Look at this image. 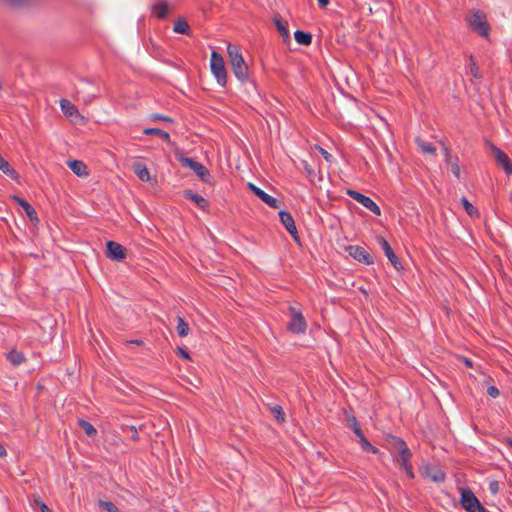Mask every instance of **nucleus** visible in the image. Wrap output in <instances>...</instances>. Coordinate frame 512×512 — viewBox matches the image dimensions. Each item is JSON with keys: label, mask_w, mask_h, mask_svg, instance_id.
Returning a JSON list of instances; mask_svg holds the SVG:
<instances>
[{"label": "nucleus", "mask_w": 512, "mask_h": 512, "mask_svg": "<svg viewBox=\"0 0 512 512\" xmlns=\"http://www.w3.org/2000/svg\"><path fill=\"white\" fill-rule=\"evenodd\" d=\"M227 52L234 75L238 80L244 82L248 77V66L243 59L240 49L235 45L229 44Z\"/></svg>", "instance_id": "nucleus-1"}, {"label": "nucleus", "mask_w": 512, "mask_h": 512, "mask_svg": "<svg viewBox=\"0 0 512 512\" xmlns=\"http://www.w3.org/2000/svg\"><path fill=\"white\" fill-rule=\"evenodd\" d=\"M395 446L399 452L397 457V462L401 468L404 469L406 474L410 478H414V472L412 469V465L410 464V459L412 457V453L408 448L407 444L401 438H394Z\"/></svg>", "instance_id": "nucleus-2"}, {"label": "nucleus", "mask_w": 512, "mask_h": 512, "mask_svg": "<svg viewBox=\"0 0 512 512\" xmlns=\"http://www.w3.org/2000/svg\"><path fill=\"white\" fill-rule=\"evenodd\" d=\"M182 166L187 167L197 175L205 183L211 182V174L209 170L201 163L195 161L193 158L185 157L184 155L176 156Z\"/></svg>", "instance_id": "nucleus-3"}, {"label": "nucleus", "mask_w": 512, "mask_h": 512, "mask_svg": "<svg viewBox=\"0 0 512 512\" xmlns=\"http://www.w3.org/2000/svg\"><path fill=\"white\" fill-rule=\"evenodd\" d=\"M211 71L214 74L218 84L225 86L227 82V72L225 68L224 59L221 54L212 51L210 59Z\"/></svg>", "instance_id": "nucleus-4"}, {"label": "nucleus", "mask_w": 512, "mask_h": 512, "mask_svg": "<svg viewBox=\"0 0 512 512\" xmlns=\"http://www.w3.org/2000/svg\"><path fill=\"white\" fill-rule=\"evenodd\" d=\"M468 24L471 30L480 36H487L489 34V24L486 15L483 12L475 11L468 17Z\"/></svg>", "instance_id": "nucleus-5"}, {"label": "nucleus", "mask_w": 512, "mask_h": 512, "mask_svg": "<svg viewBox=\"0 0 512 512\" xmlns=\"http://www.w3.org/2000/svg\"><path fill=\"white\" fill-rule=\"evenodd\" d=\"M290 312L291 319L288 323V330L295 334L305 333L307 324L302 313L294 307H290Z\"/></svg>", "instance_id": "nucleus-6"}, {"label": "nucleus", "mask_w": 512, "mask_h": 512, "mask_svg": "<svg viewBox=\"0 0 512 512\" xmlns=\"http://www.w3.org/2000/svg\"><path fill=\"white\" fill-rule=\"evenodd\" d=\"M347 195H349L353 200L363 205L375 215L379 216L381 214L379 206L370 197L365 196L364 194L355 190H348Z\"/></svg>", "instance_id": "nucleus-7"}, {"label": "nucleus", "mask_w": 512, "mask_h": 512, "mask_svg": "<svg viewBox=\"0 0 512 512\" xmlns=\"http://www.w3.org/2000/svg\"><path fill=\"white\" fill-rule=\"evenodd\" d=\"M60 108L62 113L74 123H79V121L83 120V117L80 115L77 107L67 99L60 100Z\"/></svg>", "instance_id": "nucleus-8"}, {"label": "nucleus", "mask_w": 512, "mask_h": 512, "mask_svg": "<svg viewBox=\"0 0 512 512\" xmlns=\"http://www.w3.org/2000/svg\"><path fill=\"white\" fill-rule=\"evenodd\" d=\"M377 242L380 245V247L382 248V250L384 251L386 257L388 258V260L390 261L392 266L396 270H401L403 267H402L397 255L394 253L393 249L391 248L390 244L388 243V241L382 236H377Z\"/></svg>", "instance_id": "nucleus-9"}, {"label": "nucleus", "mask_w": 512, "mask_h": 512, "mask_svg": "<svg viewBox=\"0 0 512 512\" xmlns=\"http://www.w3.org/2000/svg\"><path fill=\"white\" fill-rule=\"evenodd\" d=\"M480 501L469 488L461 489V505L468 512H475Z\"/></svg>", "instance_id": "nucleus-10"}, {"label": "nucleus", "mask_w": 512, "mask_h": 512, "mask_svg": "<svg viewBox=\"0 0 512 512\" xmlns=\"http://www.w3.org/2000/svg\"><path fill=\"white\" fill-rule=\"evenodd\" d=\"M107 251L106 256L115 261H122L126 258V248L115 241H108L106 243Z\"/></svg>", "instance_id": "nucleus-11"}, {"label": "nucleus", "mask_w": 512, "mask_h": 512, "mask_svg": "<svg viewBox=\"0 0 512 512\" xmlns=\"http://www.w3.org/2000/svg\"><path fill=\"white\" fill-rule=\"evenodd\" d=\"M347 251L350 256L361 263L366 265H371L374 263L373 257L363 247L351 245L347 248Z\"/></svg>", "instance_id": "nucleus-12"}, {"label": "nucleus", "mask_w": 512, "mask_h": 512, "mask_svg": "<svg viewBox=\"0 0 512 512\" xmlns=\"http://www.w3.org/2000/svg\"><path fill=\"white\" fill-rule=\"evenodd\" d=\"M491 150L497 163L502 166L505 173L507 175H512V162L508 155L495 145H491Z\"/></svg>", "instance_id": "nucleus-13"}, {"label": "nucleus", "mask_w": 512, "mask_h": 512, "mask_svg": "<svg viewBox=\"0 0 512 512\" xmlns=\"http://www.w3.org/2000/svg\"><path fill=\"white\" fill-rule=\"evenodd\" d=\"M279 218L281 223L284 225L288 233L293 237L295 241L299 240L298 232L296 229L295 221L292 215L287 211H280Z\"/></svg>", "instance_id": "nucleus-14"}, {"label": "nucleus", "mask_w": 512, "mask_h": 512, "mask_svg": "<svg viewBox=\"0 0 512 512\" xmlns=\"http://www.w3.org/2000/svg\"><path fill=\"white\" fill-rule=\"evenodd\" d=\"M250 190L258 197L260 198L265 204H267L271 208H278L279 201L267 194L265 191L257 187L256 185L249 183Z\"/></svg>", "instance_id": "nucleus-15"}, {"label": "nucleus", "mask_w": 512, "mask_h": 512, "mask_svg": "<svg viewBox=\"0 0 512 512\" xmlns=\"http://www.w3.org/2000/svg\"><path fill=\"white\" fill-rule=\"evenodd\" d=\"M444 153H445V161L450 166V170H451L452 174L457 179H460L461 170H460V166H459L458 157H452L448 147H444Z\"/></svg>", "instance_id": "nucleus-16"}, {"label": "nucleus", "mask_w": 512, "mask_h": 512, "mask_svg": "<svg viewBox=\"0 0 512 512\" xmlns=\"http://www.w3.org/2000/svg\"><path fill=\"white\" fill-rule=\"evenodd\" d=\"M67 165L79 177L88 176L89 174L87 166L80 160H69Z\"/></svg>", "instance_id": "nucleus-17"}, {"label": "nucleus", "mask_w": 512, "mask_h": 512, "mask_svg": "<svg viewBox=\"0 0 512 512\" xmlns=\"http://www.w3.org/2000/svg\"><path fill=\"white\" fill-rule=\"evenodd\" d=\"M132 170L140 180L145 182L150 180V173L144 163L140 161L134 162L132 164Z\"/></svg>", "instance_id": "nucleus-18"}, {"label": "nucleus", "mask_w": 512, "mask_h": 512, "mask_svg": "<svg viewBox=\"0 0 512 512\" xmlns=\"http://www.w3.org/2000/svg\"><path fill=\"white\" fill-rule=\"evenodd\" d=\"M12 199L24 209L25 213L31 221H38L35 209L26 200L18 196H12Z\"/></svg>", "instance_id": "nucleus-19"}, {"label": "nucleus", "mask_w": 512, "mask_h": 512, "mask_svg": "<svg viewBox=\"0 0 512 512\" xmlns=\"http://www.w3.org/2000/svg\"><path fill=\"white\" fill-rule=\"evenodd\" d=\"M184 197L194 202L199 208L205 209L208 206V201L204 197L191 190H185Z\"/></svg>", "instance_id": "nucleus-20"}, {"label": "nucleus", "mask_w": 512, "mask_h": 512, "mask_svg": "<svg viewBox=\"0 0 512 512\" xmlns=\"http://www.w3.org/2000/svg\"><path fill=\"white\" fill-rule=\"evenodd\" d=\"M169 4L167 1H160L152 6V11L155 13L156 18L163 19L168 14Z\"/></svg>", "instance_id": "nucleus-21"}, {"label": "nucleus", "mask_w": 512, "mask_h": 512, "mask_svg": "<svg viewBox=\"0 0 512 512\" xmlns=\"http://www.w3.org/2000/svg\"><path fill=\"white\" fill-rule=\"evenodd\" d=\"M7 360L14 366H18L25 361V356L18 350H11L6 355Z\"/></svg>", "instance_id": "nucleus-22"}, {"label": "nucleus", "mask_w": 512, "mask_h": 512, "mask_svg": "<svg viewBox=\"0 0 512 512\" xmlns=\"http://www.w3.org/2000/svg\"><path fill=\"white\" fill-rule=\"evenodd\" d=\"M294 38L298 44L305 46L310 45L312 42V35L301 30H297L294 33Z\"/></svg>", "instance_id": "nucleus-23"}, {"label": "nucleus", "mask_w": 512, "mask_h": 512, "mask_svg": "<svg viewBox=\"0 0 512 512\" xmlns=\"http://www.w3.org/2000/svg\"><path fill=\"white\" fill-rule=\"evenodd\" d=\"M78 425L81 427V429L85 432V434L87 436H89V437L96 436L97 431H96V429L94 428V426L90 422H88V421H86L84 419H79L78 420Z\"/></svg>", "instance_id": "nucleus-24"}, {"label": "nucleus", "mask_w": 512, "mask_h": 512, "mask_svg": "<svg viewBox=\"0 0 512 512\" xmlns=\"http://www.w3.org/2000/svg\"><path fill=\"white\" fill-rule=\"evenodd\" d=\"M173 31L175 33H179V34H188L190 31V26H189L188 22L185 21L184 19H178L174 23Z\"/></svg>", "instance_id": "nucleus-25"}, {"label": "nucleus", "mask_w": 512, "mask_h": 512, "mask_svg": "<svg viewBox=\"0 0 512 512\" xmlns=\"http://www.w3.org/2000/svg\"><path fill=\"white\" fill-rule=\"evenodd\" d=\"M273 20H274V24H275L277 30L279 31L281 37L283 39H285V40L289 39L290 38V34H289L288 29H287V26L282 22L280 17L275 16Z\"/></svg>", "instance_id": "nucleus-26"}, {"label": "nucleus", "mask_w": 512, "mask_h": 512, "mask_svg": "<svg viewBox=\"0 0 512 512\" xmlns=\"http://www.w3.org/2000/svg\"><path fill=\"white\" fill-rule=\"evenodd\" d=\"M143 133L145 135H156V136L161 137L167 143L170 142V135L167 132H165L164 130H161L158 128H146V129H144Z\"/></svg>", "instance_id": "nucleus-27"}, {"label": "nucleus", "mask_w": 512, "mask_h": 512, "mask_svg": "<svg viewBox=\"0 0 512 512\" xmlns=\"http://www.w3.org/2000/svg\"><path fill=\"white\" fill-rule=\"evenodd\" d=\"M177 333L180 337H185L188 335L189 332V326L185 322V320L178 316L177 317V327H176Z\"/></svg>", "instance_id": "nucleus-28"}, {"label": "nucleus", "mask_w": 512, "mask_h": 512, "mask_svg": "<svg viewBox=\"0 0 512 512\" xmlns=\"http://www.w3.org/2000/svg\"><path fill=\"white\" fill-rule=\"evenodd\" d=\"M416 143L423 153L434 154L436 152L435 146L431 143L425 142L420 138L416 139Z\"/></svg>", "instance_id": "nucleus-29"}, {"label": "nucleus", "mask_w": 512, "mask_h": 512, "mask_svg": "<svg viewBox=\"0 0 512 512\" xmlns=\"http://www.w3.org/2000/svg\"><path fill=\"white\" fill-rule=\"evenodd\" d=\"M270 412L279 423L285 422V413L281 406L275 405L270 408Z\"/></svg>", "instance_id": "nucleus-30"}, {"label": "nucleus", "mask_w": 512, "mask_h": 512, "mask_svg": "<svg viewBox=\"0 0 512 512\" xmlns=\"http://www.w3.org/2000/svg\"><path fill=\"white\" fill-rule=\"evenodd\" d=\"M461 203L469 216L473 217L479 215L478 210L467 200V198L462 197Z\"/></svg>", "instance_id": "nucleus-31"}, {"label": "nucleus", "mask_w": 512, "mask_h": 512, "mask_svg": "<svg viewBox=\"0 0 512 512\" xmlns=\"http://www.w3.org/2000/svg\"><path fill=\"white\" fill-rule=\"evenodd\" d=\"M359 444L362 448L363 451L365 452H370V453H373V454H376L379 452L378 448H376L375 446H373L366 437L362 438L361 440H359Z\"/></svg>", "instance_id": "nucleus-32"}, {"label": "nucleus", "mask_w": 512, "mask_h": 512, "mask_svg": "<svg viewBox=\"0 0 512 512\" xmlns=\"http://www.w3.org/2000/svg\"><path fill=\"white\" fill-rule=\"evenodd\" d=\"M345 415H346V426L348 428L352 429V431H353L360 427L358 424V421L354 415L349 414L347 411H345Z\"/></svg>", "instance_id": "nucleus-33"}, {"label": "nucleus", "mask_w": 512, "mask_h": 512, "mask_svg": "<svg viewBox=\"0 0 512 512\" xmlns=\"http://www.w3.org/2000/svg\"><path fill=\"white\" fill-rule=\"evenodd\" d=\"M3 1L8 3L9 5L16 6V7L29 6L36 2V0H3Z\"/></svg>", "instance_id": "nucleus-34"}, {"label": "nucleus", "mask_w": 512, "mask_h": 512, "mask_svg": "<svg viewBox=\"0 0 512 512\" xmlns=\"http://www.w3.org/2000/svg\"><path fill=\"white\" fill-rule=\"evenodd\" d=\"M99 506L105 509L107 512H120V510L110 501H99Z\"/></svg>", "instance_id": "nucleus-35"}, {"label": "nucleus", "mask_w": 512, "mask_h": 512, "mask_svg": "<svg viewBox=\"0 0 512 512\" xmlns=\"http://www.w3.org/2000/svg\"><path fill=\"white\" fill-rule=\"evenodd\" d=\"M2 172L4 174H6L8 177H10L11 179L15 180V181H19V174L17 173V171L11 167L10 164L7 165V168H4L2 170Z\"/></svg>", "instance_id": "nucleus-36"}, {"label": "nucleus", "mask_w": 512, "mask_h": 512, "mask_svg": "<svg viewBox=\"0 0 512 512\" xmlns=\"http://www.w3.org/2000/svg\"><path fill=\"white\" fill-rule=\"evenodd\" d=\"M2 172L4 174H6L8 177H10L11 179L15 180V181H19V174L17 173V171L11 167L10 164L7 165V168H4L2 170Z\"/></svg>", "instance_id": "nucleus-37"}, {"label": "nucleus", "mask_w": 512, "mask_h": 512, "mask_svg": "<svg viewBox=\"0 0 512 512\" xmlns=\"http://www.w3.org/2000/svg\"><path fill=\"white\" fill-rule=\"evenodd\" d=\"M470 73L475 78H481V74L479 72V67L474 61V58L472 55H470Z\"/></svg>", "instance_id": "nucleus-38"}, {"label": "nucleus", "mask_w": 512, "mask_h": 512, "mask_svg": "<svg viewBox=\"0 0 512 512\" xmlns=\"http://www.w3.org/2000/svg\"><path fill=\"white\" fill-rule=\"evenodd\" d=\"M150 119L152 121H164V122H170L172 123L173 122V119L168 117V116H165V115H162V114H158V113H153L150 115Z\"/></svg>", "instance_id": "nucleus-39"}, {"label": "nucleus", "mask_w": 512, "mask_h": 512, "mask_svg": "<svg viewBox=\"0 0 512 512\" xmlns=\"http://www.w3.org/2000/svg\"><path fill=\"white\" fill-rule=\"evenodd\" d=\"M315 149L319 151V153L327 162L331 163L333 161V156L327 150H325L319 145H315Z\"/></svg>", "instance_id": "nucleus-40"}, {"label": "nucleus", "mask_w": 512, "mask_h": 512, "mask_svg": "<svg viewBox=\"0 0 512 512\" xmlns=\"http://www.w3.org/2000/svg\"><path fill=\"white\" fill-rule=\"evenodd\" d=\"M489 490H490V492L493 495L497 494L498 491H499V483H498V481H495V480L490 481V483H489Z\"/></svg>", "instance_id": "nucleus-41"}, {"label": "nucleus", "mask_w": 512, "mask_h": 512, "mask_svg": "<svg viewBox=\"0 0 512 512\" xmlns=\"http://www.w3.org/2000/svg\"><path fill=\"white\" fill-rule=\"evenodd\" d=\"M487 393L492 398H496L499 396V389L495 386H489L487 389Z\"/></svg>", "instance_id": "nucleus-42"}, {"label": "nucleus", "mask_w": 512, "mask_h": 512, "mask_svg": "<svg viewBox=\"0 0 512 512\" xmlns=\"http://www.w3.org/2000/svg\"><path fill=\"white\" fill-rule=\"evenodd\" d=\"M302 164H303V168L305 170V172L307 173L308 176H313L314 175V170L313 168L308 164L307 161H302Z\"/></svg>", "instance_id": "nucleus-43"}, {"label": "nucleus", "mask_w": 512, "mask_h": 512, "mask_svg": "<svg viewBox=\"0 0 512 512\" xmlns=\"http://www.w3.org/2000/svg\"><path fill=\"white\" fill-rule=\"evenodd\" d=\"M129 431L131 432V439L134 440V441H138L139 440V435H138V431L136 429L135 426H130L129 427Z\"/></svg>", "instance_id": "nucleus-44"}, {"label": "nucleus", "mask_w": 512, "mask_h": 512, "mask_svg": "<svg viewBox=\"0 0 512 512\" xmlns=\"http://www.w3.org/2000/svg\"><path fill=\"white\" fill-rule=\"evenodd\" d=\"M444 479H445V474L441 471L432 477V480L435 482H442V481H444Z\"/></svg>", "instance_id": "nucleus-45"}, {"label": "nucleus", "mask_w": 512, "mask_h": 512, "mask_svg": "<svg viewBox=\"0 0 512 512\" xmlns=\"http://www.w3.org/2000/svg\"><path fill=\"white\" fill-rule=\"evenodd\" d=\"M178 354L186 360L190 359L189 353L183 348H178Z\"/></svg>", "instance_id": "nucleus-46"}, {"label": "nucleus", "mask_w": 512, "mask_h": 512, "mask_svg": "<svg viewBox=\"0 0 512 512\" xmlns=\"http://www.w3.org/2000/svg\"><path fill=\"white\" fill-rule=\"evenodd\" d=\"M9 164L8 161H6L2 155L0 154V170L2 171L4 168H7V165Z\"/></svg>", "instance_id": "nucleus-47"}, {"label": "nucleus", "mask_w": 512, "mask_h": 512, "mask_svg": "<svg viewBox=\"0 0 512 512\" xmlns=\"http://www.w3.org/2000/svg\"><path fill=\"white\" fill-rule=\"evenodd\" d=\"M354 434L358 437L359 440H361L362 438H364V434H363V431L361 430V428H357L355 430H353Z\"/></svg>", "instance_id": "nucleus-48"}, {"label": "nucleus", "mask_w": 512, "mask_h": 512, "mask_svg": "<svg viewBox=\"0 0 512 512\" xmlns=\"http://www.w3.org/2000/svg\"><path fill=\"white\" fill-rule=\"evenodd\" d=\"M38 503H39V507L42 512H51V510L45 503H43V502H38Z\"/></svg>", "instance_id": "nucleus-49"}, {"label": "nucleus", "mask_w": 512, "mask_h": 512, "mask_svg": "<svg viewBox=\"0 0 512 512\" xmlns=\"http://www.w3.org/2000/svg\"><path fill=\"white\" fill-rule=\"evenodd\" d=\"M476 511H478V512H490L481 503H479V505H477Z\"/></svg>", "instance_id": "nucleus-50"}, {"label": "nucleus", "mask_w": 512, "mask_h": 512, "mask_svg": "<svg viewBox=\"0 0 512 512\" xmlns=\"http://www.w3.org/2000/svg\"><path fill=\"white\" fill-rule=\"evenodd\" d=\"M318 4L321 8H325L329 4V0H318Z\"/></svg>", "instance_id": "nucleus-51"}, {"label": "nucleus", "mask_w": 512, "mask_h": 512, "mask_svg": "<svg viewBox=\"0 0 512 512\" xmlns=\"http://www.w3.org/2000/svg\"><path fill=\"white\" fill-rule=\"evenodd\" d=\"M7 452H6V449L4 448V446L2 444H0V457H4L6 456Z\"/></svg>", "instance_id": "nucleus-52"}, {"label": "nucleus", "mask_w": 512, "mask_h": 512, "mask_svg": "<svg viewBox=\"0 0 512 512\" xmlns=\"http://www.w3.org/2000/svg\"><path fill=\"white\" fill-rule=\"evenodd\" d=\"M130 343H132V344H136V345H140V344H142L143 342H142V340L136 339V340H132V341H130Z\"/></svg>", "instance_id": "nucleus-53"}, {"label": "nucleus", "mask_w": 512, "mask_h": 512, "mask_svg": "<svg viewBox=\"0 0 512 512\" xmlns=\"http://www.w3.org/2000/svg\"><path fill=\"white\" fill-rule=\"evenodd\" d=\"M465 364H466L467 366H469V367H471V366H472V362H471V360H469V359H465Z\"/></svg>", "instance_id": "nucleus-54"}, {"label": "nucleus", "mask_w": 512, "mask_h": 512, "mask_svg": "<svg viewBox=\"0 0 512 512\" xmlns=\"http://www.w3.org/2000/svg\"><path fill=\"white\" fill-rule=\"evenodd\" d=\"M507 443H508V444H509V446L512 448V440H511V439H509V440L507 441Z\"/></svg>", "instance_id": "nucleus-55"}]
</instances>
